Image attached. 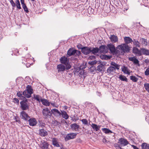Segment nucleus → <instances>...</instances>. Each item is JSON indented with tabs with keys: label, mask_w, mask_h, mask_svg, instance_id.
<instances>
[{
	"label": "nucleus",
	"mask_w": 149,
	"mask_h": 149,
	"mask_svg": "<svg viewBox=\"0 0 149 149\" xmlns=\"http://www.w3.org/2000/svg\"><path fill=\"white\" fill-rule=\"evenodd\" d=\"M22 100V101L20 102L21 109L23 111L29 110V106L28 104L27 99L26 98Z\"/></svg>",
	"instance_id": "obj_1"
},
{
	"label": "nucleus",
	"mask_w": 149,
	"mask_h": 149,
	"mask_svg": "<svg viewBox=\"0 0 149 149\" xmlns=\"http://www.w3.org/2000/svg\"><path fill=\"white\" fill-rule=\"evenodd\" d=\"M42 112L44 118L45 119L50 117L52 115V110L50 111L47 108L43 109L42 111Z\"/></svg>",
	"instance_id": "obj_2"
},
{
	"label": "nucleus",
	"mask_w": 149,
	"mask_h": 149,
	"mask_svg": "<svg viewBox=\"0 0 149 149\" xmlns=\"http://www.w3.org/2000/svg\"><path fill=\"white\" fill-rule=\"evenodd\" d=\"M118 47L119 49H121L124 52H128L130 50V47L125 44H123V45H119Z\"/></svg>",
	"instance_id": "obj_3"
},
{
	"label": "nucleus",
	"mask_w": 149,
	"mask_h": 149,
	"mask_svg": "<svg viewBox=\"0 0 149 149\" xmlns=\"http://www.w3.org/2000/svg\"><path fill=\"white\" fill-rule=\"evenodd\" d=\"M77 135L76 133H71L68 134L65 138V141L75 138Z\"/></svg>",
	"instance_id": "obj_4"
},
{
	"label": "nucleus",
	"mask_w": 149,
	"mask_h": 149,
	"mask_svg": "<svg viewBox=\"0 0 149 149\" xmlns=\"http://www.w3.org/2000/svg\"><path fill=\"white\" fill-rule=\"evenodd\" d=\"M91 48L87 47H83L81 52L84 55H87L91 52Z\"/></svg>",
	"instance_id": "obj_5"
},
{
	"label": "nucleus",
	"mask_w": 149,
	"mask_h": 149,
	"mask_svg": "<svg viewBox=\"0 0 149 149\" xmlns=\"http://www.w3.org/2000/svg\"><path fill=\"white\" fill-rule=\"evenodd\" d=\"M20 117L22 119L25 120H27L30 118L28 114L24 111L21 112Z\"/></svg>",
	"instance_id": "obj_6"
},
{
	"label": "nucleus",
	"mask_w": 149,
	"mask_h": 149,
	"mask_svg": "<svg viewBox=\"0 0 149 149\" xmlns=\"http://www.w3.org/2000/svg\"><path fill=\"white\" fill-rule=\"evenodd\" d=\"M99 48V52L101 53H106L108 52L107 46L105 45H102L100 46Z\"/></svg>",
	"instance_id": "obj_7"
},
{
	"label": "nucleus",
	"mask_w": 149,
	"mask_h": 149,
	"mask_svg": "<svg viewBox=\"0 0 149 149\" xmlns=\"http://www.w3.org/2000/svg\"><path fill=\"white\" fill-rule=\"evenodd\" d=\"M108 52L109 50L111 53H115L116 52V49L114 45L112 44H109L107 45Z\"/></svg>",
	"instance_id": "obj_8"
},
{
	"label": "nucleus",
	"mask_w": 149,
	"mask_h": 149,
	"mask_svg": "<svg viewBox=\"0 0 149 149\" xmlns=\"http://www.w3.org/2000/svg\"><path fill=\"white\" fill-rule=\"evenodd\" d=\"M118 143H120V145L123 146H126L129 143L127 140L122 138L120 139Z\"/></svg>",
	"instance_id": "obj_9"
},
{
	"label": "nucleus",
	"mask_w": 149,
	"mask_h": 149,
	"mask_svg": "<svg viewBox=\"0 0 149 149\" xmlns=\"http://www.w3.org/2000/svg\"><path fill=\"white\" fill-rule=\"evenodd\" d=\"M29 125L30 126H34L37 123V121L36 119L34 118H32L29 119L28 120Z\"/></svg>",
	"instance_id": "obj_10"
},
{
	"label": "nucleus",
	"mask_w": 149,
	"mask_h": 149,
	"mask_svg": "<svg viewBox=\"0 0 149 149\" xmlns=\"http://www.w3.org/2000/svg\"><path fill=\"white\" fill-rule=\"evenodd\" d=\"M129 60L130 61H132L133 62V63L135 64H137L138 66H140V64L139 63V61L135 57H130L129 58Z\"/></svg>",
	"instance_id": "obj_11"
},
{
	"label": "nucleus",
	"mask_w": 149,
	"mask_h": 149,
	"mask_svg": "<svg viewBox=\"0 0 149 149\" xmlns=\"http://www.w3.org/2000/svg\"><path fill=\"white\" fill-rule=\"evenodd\" d=\"M58 141V140L57 138H52V144L54 146L57 147H59L60 146Z\"/></svg>",
	"instance_id": "obj_12"
},
{
	"label": "nucleus",
	"mask_w": 149,
	"mask_h": 149,
	"mask_svg": "<svg viewBox=\"0 0 149 149\" xmlns=\"http://www.w3.org/2000/svg\"><path fill=\"white\" fill-rule=\"evenodd\" d=\"M52 114L56 116H61V113L56 109H53L52 110Z\"/></svg>",
	"instance_id": "obj_13"
},
{
	"label": "nucleus",
	"mask_w": 149,
	"mask_h": 149,
	"mask_svg": "<svg viewBox=\"0 0 149 149\" xmlns=\"http://www.w3.org/2000/svg\"><path fill=\"white\" fill-rule=\"evenodd\" d=\"M105 68L104 65L102 64H100L97 67L96 70L101 72H103Z\"/></svg>",
	"instance_id": "obj_14"
},
{
	"label": "nucleus",
	"mask_w": 149,
	"mask_h": 149,
	"mask_svg": "<svg viewBox=\"0 0 149 149\" xmlns=\"http://www.w3.org/2000/svg\"><path fill=\"white\" fill-rule=\"evenodd\" d=\"M132 51L134 53L138 54L139 56H141L142 55L141 51L136 47H133Z\"/></svg>",
	"instance_id": "obj_15"
},
{
	"label": "nucleus",
	"mask_w": 149,
	"mask_h": 149,
	"mask_svg": "<svg viewBox=\"0 0 149 149\" xmlns=\"http://www.w3.org/2000/svg\"><path fill=\"white\" fill-rule=\"evenodd\" d=\"M57 69H58V72L64 71L65 70V66L62 64H60L57 65Z\"/></svg>",
	"instance_id": "obj_16"
},
{
	"label": "nucleus",
	"mask_w": 149,
	"mask_h": 149,
	"mask_svg": "<svg viewBox=\"0 0 149 149\" xmlns=\"http://www.w3.org/2000/svg\"><path fill=\"white\" fill-rule=\"evenodd\" d=\"M39 133L40 135L42 136H46L48 134L46 131L44 129H40Z\"/></svg>",
	"instance_id": "obj_17"
},
{
	"label": "nucleus",
	"mask_w": 149,
	"mask_h": 149,
	"mask_svg": "<svg viewBox=\"0 0 149 149\" xmlns=\"http://www.w3.org/2000/svg\"><path fill=\"white\" fill-rule=\"evenodd\" d=\"M71 128L75 131H78L79 128V126L77 125L76 123L71 124L70 125Z\"/></svg>",
	"instance_id": "obj_18"
},
{
	"label": "nucleus",
	"mask_w": 149,
	"mask_h": 149,
	"mask_svg": "<svg viewBox=\"0 0 149 149\" xmlns=\"http://www.w3.org/2000/svg\"><path fill=\"white\" fill-rule=\"evenodd\" d=\"M124 40L125 42V44L127 45L130 43L132 42V40L130 37H125L124 38Z\"/></svg>",
	"instance_id": "obj_19"
},
{
	"label": "nucleus",
	"mask_w": 149,
	"mask_h": 149,
	"mask_svg": "<svg viewBox=\"0 0 149 149\" xmlns=\"http://www.w3.org/2000/svg\"><path fill=\"white\" fill-rule=\"evenodd\" d=\"M110 39L111 41L115 43L118 41L117 36L114 35H111Z\"/></svg>",
	"instance_id": "obj_20"
},
{
	"label": "nucleus",
	"mask_w": 149,
	"mask_h": 149,
	"mask_svg": "<svg viewBox=\"0 0 149 149\" xmlns=\"http://www.w3.org/2000/svg\"><path fill=\"white\" fill-rule=\"evenodd\" d=\"M99 52V48L97 47H93L92 49H91V52H92L94 55H96Z\"/></svg>",
	"instance_id": "obj_21"
},
{
	"label": "nucleus",
	"mask_w": 149,
	"mask_h": 149,
	"mask_svg": "<svg viewBox=\"0 0 149 149\" xmlns=\"http://www.w3.org/2000/svg\"><path fill=\"white\" fill-rule=\"evenodd\" d=\"M26 91L30 95L33 93V90L31 86L27 85L26 87Z\"/></svg>",
	"instance_id": "obj_22"
},
{
	"label": "nucleus",
	"mask_w": 149,
	"mask_h": 149,
	"mask_svg": "<svg viewBox=\"0 0 149 149\" xmlns=\"http://www.w3.org/2000/svg\"><path fill=\"white\" fill-rule=\"evenodd\" d=\"M76 51L72 50V49L70 48L67 52V54L69 56L73 55L75 54Z\"/></svg>",
	"instance_id": "obj_23"
},
{
	"label": "nucleus",
	"mask_w": 149,
	"mask_h": 149,
	"mask_svg": "<svg viewBox=\"0 0 149 149\" xmlns=\"http://www.w3.org/2000/svg\"><path fill=\"white\" fill-rule=\"evenodd\" d=\"M60 61L61 63L64 64H65L67 63L68 62L69 60H68L67 58L65 56L62 57L60 58Z\"/></svg>",
	"instance_id": "obj_24"
},
{
	"label": "nucleus",
	"mask_w": 149,
	"mask_h": 149,
	"mask_svg": "<svg viewBox=\"0 0 149 149\" xmlns=\"http://www.w3.org/2000/svg\"><path fill=\"white\" fill-rule=\"evenodd\" d=\"M33 98L37 100L39 102H41L42 99V97L39 95H33Z\"/></svg>",
	"instance_id": "obj_25"
},
{
	"label": "nucleus",
	"mask_w": 149,
	"mask_h": 149,
	"mask_svg": "<svg viewBox=\"0 0 149 149\" xmlns=\"http://www.w3.org/2000/svg\"><path fill=\"white\" fill-rule=\"evenodd\" d=\"M141 50L142 54H143L146 55H149V50H148L143 48H141Z\"/></svg>",
	"instance_id": "obj_26"
},
{
	"label": "nucleus",
	"mask_w": 149,
	"mask_h": 149,
	"mask_svg": "<svg viewBox=\"0 0 149 149\" xmlns=\"http://www.w3.org/2000/svg\"><path fill=\"white\" fill-rule=\"evenodd\" d=\"M122 71L128 75H130V72H129L128 68L127 67L124 66L123 68H122Z\"/></svg>",
	"instance_id": "obj_27"
},
{
	"label": "nucleus",
	"mask_w": 149,
	"mask_h": 149,
	"mask_svg": "<svg viewBox=\"0 0 149 149\" xmlns=\"http://www.w3.org/2000/svg\"><path fill=\"white\" fill-rule=\"evenodd\" d=\"M43 104L47 106H49L50 105V103L48 101L45 99H42L41 101Z\"/></svg>",
	"instance_id": "obj_28"
},
{
	"label": "nucleus",
	"mask_w": 149,
	"mask_h": 149,
	"mask_svg": "<svg viewBox=\"0 0 149 149\" xmlns=\"http://www.w3.org/2000/svg\"><path fill=\"white\" fill-rule=\"evenodd\" d=\"M61 115L62 117L65 119H67L69 118V116L65 111H61Z\"/></svg>",
	"instance_id": "obj_29"
},
{
	"label": "nucleus",
	"mask_w": 149,
	"mask_h": 149,
	"mask_svg": "<svg viewBox=\"0 0 149 149\" xmlns=\"http://www.w3.org/2000/svg\"><path fill=\"white\" fill-rule=\"evenodd\" d=\"M82 71L83 70H81L80 67H77L74 68V73H78L79 72L80 74H81L82 73Z\"/></svg>",
	"instance_id": "obj_30"
},
{
	"label": "nucleus",
	"mask_w": 149,
	"mask_h": 149,
	"mask_svg": "<svg viewBox=\"0 0 149 149\" xmlns=\"http://www.w3.org/2000/svg\"><path fill=\"white\" fill-rule=\"evenodd\" d=\"M111 65L113 66L115 70H116V69L118 70L119 69L120 65L114 62H112L111 63Z\"/></svg>",
	"instance_id": "obj_31"
},
{
	"label": "nucleus",
	"mask_w": 149,
	"mask_h": 149,
	"mask_svg": "<svg viewBox=\"0 0 149 149\" xmlns=\"http://www.w3.org/2000/svg\"><path fill=\"white\" fill-rule=\"evenodd\" d=\"M140 40L141 41V44L144 46H146L148 45L147 39L143 38H140Z\"/></svg>",
	"instance_id": "obj_32"
},
{
	"label": "nucleus",
	"mask_w": 149,
	"mask_h": 149,
	"mask_svg": "<svg viewBox=\"0 0 149 149\" xmlns=\"http://www.w3.org/2000/svg\"><path fill=\"white\" fill-rule=\"evenodd\" d=\"M22 91H18L17 93V95L18 97H19V99L22 100L24 98H26L25 97L22 96Z\"/></svg>",
	"instance_id": "obj_33"
},
{
	"label": "nucleus",
	"mask_w": 149,
	"mask_h": 149,
	"mask_svg": "<svg viewBox=\"0 0 149 149\" xmlns=\"http://www.w3.org/2000/svg\"><path fill=\"white\" fill-rule=\"evenodd\" d=\"M91 126L93 129L95 130L96 131H98L100 128V125L98 126L97 125L94 123L92 124Z\"/></svg>",
	"instance_id": "obj_34"
},
{
	"label": "nucleus",
	"mask_w": 149,
	"mask_h": 149,
	"mask_svg": "<svg viewBox=\"0 0 149 149\" xmlns=\"http://www.w3.org/2000/svg\"><path fill=\"white\" fill-rule=\"evenodd\" d=\"M141 147L142 149H149V144L144 143L141 144Z\"/></svg>",
	"instance_id": "obj_35"
},
{
	"label": "nucleus",
	"mask_w": 149,
	"mask_h": 149,
	"mask_svg": "<svg viewBox=\"0 0 149 149\" xmlns=\"http://www.w3.org/2000/svg\"><path fill=\"white\" fill-rule=\"evenodd\" d=\"M132 42H133V45L134 46H136V47H140V43L138 41L135 39H134Z\"/></svg>",
	"instance_id": "obj_36"
},
{
	"label": "nucleus",
	"mask_w": 149,
	"mask_h": 149,
	"mask_svg": "<svg viewBox=\"0 0 149 149\" xmlns=\"http://www.w3.org/2000/svg\"><path fill=\"white\" fill-rule=\"evenodd\" d=\"M114 67L112 66H110L107 70V72L109 73H111L112 72L115 71Z\"/></svg>",
	"instance_id": "obj_37"
},
{
	"label": "nucleus",
	"mask_w": 149,
	"mask_h": 149,
	"mask_svg": "<svg viewBox=\"0 0 149 149\" xmlns=\"http://www.w3.org/2000/svg\"><path fill=\"white\" fill-rule=\"evenodd\" d=\"M22 94L25 96L24 97H26L27 98H29L31 97V95H30L29 94L26 90L22 92Z\"/></svg>",
	"instance_id": "obj_38"
},
{
	"label": "nucleus",
	"mask_w": 149,
	"mask_h": 149,
	"mask_svg": "<svg viewBox=\"0 0 149 149\" xmlns=\"http://www.w3.org/2000/svg\"><path fill=\"white\" fill-rule=\"evenodd\" d=\"M119 79L122 81H127L128 79L127 78L124 76L120 75L119 77Z\"/></svg>",
	"instance_id": "obj_39"
},
{
	"label": "nucleus",
	"mask_w": 149,
	"mask_h": 149,
	"mask_svg": "<svg viewBox=\"0 0 149 149\" xmlns=\"http://www.w3.org/2000/svg\"><path fill=\"white\" fill-rule=\"evenodd\" d=\"M102 130L105 134H109L110 133H112V132L109 129L107 128H103L102 129Z\"/></svg>",
	"instance_id": "obj_40"
},
{
	"label": "nucleus",
	"mask_w": 149,
	"mask_h": 149,
	"mask_svg": "<svg viewBox=\"0 0 149 149\" xmlns=\"http://www.w3.org/2000/svg\"><path fill=\"white\" fill-rule=\"evenodd\" d=\"M130 79L132 80V81L134 82H136L138 80V79L136 77L134 76H131L130 77Z\"/></svg>",
	"instance_id": "obj_41"
},
{
	"label": "nucleus",
	"mask_w": 149,
	"mask_h": 149,
	"mask_svg": "<svg viewBox=\"0 0 149 149\" xmlns=\"http://www.w3.org/2000/svg\"><path fill=\"white\" fill-rule=\"evenodd\" d=\"M49 145L47 143L45 142L43 143L42 148L43 149H47L48 148Z\"/></svg>",
	"instance_id": "obj_42"
},
{
	"label": "nucleus",
	"mask_w": 149,
	"mask_h": 149,
	"mask_svg": "<svg viewBox=\"0 0 149 149\" xmlns=\"http://www.w3.org/2000/svg\"><path fill=\"white\" fill-rule=\"evenodd\" d=\"M100 58L102 59L108 60L110 58L109 56L106 55H103L100 56Z\"/></svg>",
	"instance_id": "obj_43"
},
{
	"label": "nucleus",
	"mask_w": 149,
	"mask_h": 149,
	"mask_svg": "<svg viewBox=\"0 0 149 149\" xmlns=\"http://www.w3.org/2000/svg\"><path fill=\"white\" fill-rule=\"evenodd\" d=\"M16 5H15L16 6H17V8L19 9H21V8L20 6V4L19 0H16Z\"/></svg>",
	"instance_id": "obj_44"
},
{
	"label": "nucleus",
	"mask_w": 149,
	"mask_h": 149,
	"mask_svg": "<svg viewBox=\"0 0 149 149\" xmlns=\"http://www.w3.org/2000/svg\"><path fill=\"white\" fill-rule=\"evenodd\" d=\"M145 89L149 93V83H145L144 84Z\"/></svg>",
	"instance_id": "obj_45"
},
{
	"label": "nucleus",
	"mask_w": 149,
	"mask_h": 149,
	"mask_svg": "<svg viewBox=\"0 0 149 149\" xmlns=\"http://www.w3.org/2000/svg\"><path fill=\"white\" fill-rule=\"evenodd\" d=\"M65 69L68 70L70 68H71V65L70 63H68V62L67 63L65 64Z\"/></svg>",
	"instance_id": "obj_46"
},
{
	"label": "nucleus",
	"mask_w": 149,
	"mask_h": 149,
	"mask_svg": "<svg viewBox=\"0 0 149 149\" xmlns=\"http://www.w3.org/2000/svg\"><path fill=\"white\" fill-rule=\"evenodd\" d=\"M15 121L16 122H17L19 124L20 123L21 121L20 120V119L18 116H16L15 117Z\"/></svg>",
	"instance_id": "obj_47"
},
{
	"label": "nucleus",
	"mask_w": 149,
	"mask_h": 149,
	"mask_svg": "<svg viewBox=\"0 0 149 149\" xmlns=\"http://www.w3.org/2000/svg\"><path fill=\"white\" fill-rule=\"evenodd\" d=\"M75 50L76 51H75L76 53H75V54H76L75 55V56H79L81 55V52L80 51H78V50H76V49H75Z\"/></svg>",
	"instance_id": "obj_48"
},
{
	"label": "nucleus",
	"mask_w": 149,
	"mask_h": 149,
	"mask_svg": "<svg viewBox=\"0 0 149 149\" xmlns=\"http://www.w3.org/2000/svg\"><path fill=\"white\" fill-rule=\"evenodd\" d=\"M90 69V71L91 72H93L96 70L95 67L94 65H91L89 68Z\"/></svg>",
	"instance_id": "obj_49"
},
{
	"label": "nucleus",
	"mask_w": 149,
	"mask_h": 149,
	"mask_svg": "<svg viewBox=\"0 0 149 149\" xmlns=\"http://www.w3.org/2000/svg\"><path fill=\"white\" fill-rule=\"evenodd\" d=\"M13 100L14 102L17 105L19 104V100L17 98H13Z\"/></svg>",
	"instance_id": "obj_50"
},
{
	"label": "nucleus",
	"mask_w": 149,
	"mask_h": 149,
	"mask_svg": "<svg viewBox=\"0 0 149 149\" xmlns=\"http://www.w3.org/2000/svg\"><path fill=\"white\" fill-rule=\"evenodd\" d=\"M81 121L83 123L84 125H86L88 124V120L86 119H82Z\"/></svg>",
	"instance_id": "obj_51"
},
{
	"label": "nucleus",
	"mask_w": 149,
	"mask_h": 149,
	"mask_svg": "<svg viewBox=\"0 0 149 149\" xmlns=\"http://www.w3.org/2000/svg\"><path fill=\"white\" fill-rule=\"evenodd\" d=\"M145 74L146 76L149 75V68H148L145 72Z\"/></svg>",
	"instance_id": "obj_52"
},
{
	"label": "nucleus",
	"mask_w": 149,
	"mask_h": 149,
	"mask_svg": "<svg viewBox=\"0 0 149 149\" xmlns=\"http://www.w3.org/2000/svg\"><path fill=\"white\" fill-rule=\"evenodd\" d=\"M10 1L13 7H14L16 6L13 0H10Z\"/></svg>",
	"instance_id": "obj_53"
},
{
	"label": "nucleus",
	"mask_w": 149,
	"mask_h": 149,
	"mask_svg": "<svg viewBox=\"0 0 149 149\" xmlns=\"http://www.w3.org/2000/svg\"><path fill=\"white\" fill-rule=\"evenodd\" d=\"M77 47L79 49H81V50H82L83 47L82 45L81 44H79L77 46Z\"/></svg>",
	"instance_id": "obj_54"
},
{
	"label": "nucleus",
	"mask_w": 149,
	"mask_h": 149,
	"mask_svg": "<svg viewBox=\"0 0 149 149\" xmlns=\"http://www.w3.org/2000/svg\"><path fill=\"white\" fill-rule=\"evenodd\" d=\"M88 63L92 65H93L96 64L97 63V61H93L91 62H89Z\"/></svg>",
	"instance_id": "obj_55"
},
{
	"label": "nucleus",
	"mask_w": 149,
	"mask_h": 149,
	"mask_svg": "<svg viewBox=\"0 0 149 149\" xmlns=\"http://www.w3.org/2000/svg\"><path fill=\"white\" fill-rule=\"evenodd\" d=\"M24 10V11L26 13H28L29 12V11L28 10V9L27 8V7H26V8H23Z\"/></svg>",
	"instance_id": "obj_56"
},
{
	"label": "nucleus",
	"mask_w": 149,
	"mask_h": 149,
	"mask_svg": "<svg viewBox=\"0 0 149 149\" xmlns=\"http://www.w3.org/2000/svg\"><path fill=\"white\" fill-rule=\"evenodd\" d=\"M72 118L71 120L72 121H74V122H76L77 121V119H76L75 118V116H74L73 117H71Z\"/></svg>",
	"instance_id": "obj_57"
},
{
	"label": "nucleus",
	"mask_w": 149,
	"mask_h": 149,
	"mask_svg": "<svg viewBox=\"0 0 149 149\" xmlns=\"http://www.w3.org/2000/svg\"><path fill=\"white\" fill-rule=\"evenodd\" d=\"M132 146L133 148L134 149H139L136 146L134 145H131Z\"/></svg>",
	"instance_id": "obj_58"
},
{
	"label": "nucleus",
	"mask_w": 149,
	"mask_h": 149,
	"mask_svg": "<svg viewBox=\"0 0 149 149\" xmlns=\"http://www.w3.org/2000/svg\"><path fill=\"white\" fill-rule=\"evenodd\" d=\"M103 142L105 143H107V141L106 140V139L105 138H104L103 139Z\"/></svg>",
	"instance_id": "obj_59"
},
{
	"label": "nucleus",
	"mask_w": 149,
	"mask_h": 149,
	"mask_svg": "<svg viewBox=\"0 0 149 149\" xmlns=\"http://www.w3.org/2000/svg\"><path fill=\"white\" fill-rule=\"evenodd\" d=\"M26 66L27 68L29 67L31 65V64L29 63H26Z\"/></svg>",
	"instance_id": "obj_60"
},
{
	"label": "nucleus",
	"mask_w": 149,
	"mask_h": 149,
	"mask_svg": "<svg viewBox=\"0 0 149 149\" xmlns=\"http://www.w3.org/2000/svg\"><path fill=\"white\" fill-rule=\"evenodd\" d=\"M89 57L90 58L92 59H95V56H90Z\"/></svg>",
	"instance_id": "obj_61"
},
{
	"label": "nucleus",
	"mask_w": 149,
	"mask_h": 149,
	"mask_svg": "<svg viewBox=\"0 0 149 149\" xmlns=\"http://www.w3.org/2000/svg\"><path fill=\"white\" fill-rule=\"evenodd\" d=\"M61 123H67V122L64 119H63L61 120Z\"/></svg>",
	"instance_id": "obj_62"
},
{
	"label": "nucleus",
	"mask_w": 149,
	"mask_h": 149,
	"mask_svg": "<svg viewBox=\"0 0 149 149\" xmlns=\"http://www.w3.org/2000/svg\"><path fill=\"white\" fill-rule=\"evenodd\" d=\"M22 6L23 8H26L27 7L25 4L22 5Z\"/></svg>",
	"instance_id": "obj_63"
},
{
	"label": "nucleus",
	"mask_w": 149,
	"mask_h": 149,
	"mask_svg": "<svg viewBox=\"0 0 149 149\" xmlns=\"http://www.w3.org/2000/svg\"><path fill=\"white\" fill-rule=\"evenodd\" d=\"M20 1L22 5L25 4L24 0H20Z\"/></svg>",
	"instance_id": "obj_64"
}]
</instances>
